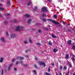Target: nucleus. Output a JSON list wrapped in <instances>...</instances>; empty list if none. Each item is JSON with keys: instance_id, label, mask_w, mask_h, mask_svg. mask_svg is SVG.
Instances as JSON below:
<instances>
[{"instance_id": "f257e3e1", "label": "nucleus", "mask_w": 75, "mask_h": 75, "mask_svg": "<svg viewBox=\"0 0 75 75\" xmlns=\"http://www.w3.org/2000/svg\"><path fill=\"white\" fill-rule=\"evenodd\" d=\"M38 63L39 64L40 66H42V65H43V67H45V66H46V64H45V63L44 62L39 61L38 62Z\"/></svg>"}, {"instance_id": "f03ea898", "label": "nucleus", "mask_w": 75, "mask_h": 75, "mask_svg": "<svg viewBox=\"0 0 75 75\" xmlns=\"http://www.w3.org/2000/svg\"><path fill=\"white\" fill-rule=\"evenodd\" d=\"M47 21H51L53 23H55V24H59V23L55 21L54 20H52L51 19H47Z\"/></svg>"}, {"instance_id": "7ed1b4c3", "label": "nucleus", "mask_w": 75, "mask_h": 75, "mask_svg": "<svg viewBox=\"0 0 75 75\" xmlns=\"http://www.w3.org/2000/svg\"><path fill=\"white\" fill-rule=\"evenodd\" d=\"M42 11L43 12H47L48 11V10H47V8L46 7H43L42 9H41Z\"/></svg>"}, {"instance_id": "20e7f679", "label": "nucleus", "mask_w": 75, "mask_h": 75, "mask_svg": "<svg viewBox=\"0 0 75 75\" xmlns=\"http://www.w3.org/2000/svg\"><path fill=\"white\" fill-rule=\"evenodd\" d=\"M16 59H19L20 60H23V59H24V58L22 57H17L16 58Z\"/></svg>"}, {"instance_id": "39448f33", "label": "nucleus", "mask_w": 75, "mask_h": 75, "mask_svg": "<svg viewBox=\"0 0 75 75\" xmlns=\"http://www.w3.org/2000/svg\"><path fill=\"white\" fill-rule=\"evenodd\" d=\"M71 42H72V41L71 40H69L68 41H67V44H68L69 45H71Z\"/></svg>"}, {"instance_id": "423d86ee", "label": "nucleus", "mask_w": 75, "mask_h": 75, "mask_svg": "<svg viewBox=\"0 0 75 75\" xmlns=\"http://www.w3.org/2000/svg\"><path fill=\"white\" fill-rule=\"evenodd\" d=\"M20 26H18L16 27V31H20Z\"/></svg>"}, {"instance_id": "0eeeda50", "label": "nucleus", "mask_w": 75, "mask_h": 75, "mask_svg": "<svg viewBox=\"0 0 75 75\" xmlns=\"http://www.w3.org/2000/svg\"><path fill=\"white\" fill-rule=\"evenodd\" d=\"M27 22L28 24H30L31 23V19H29L27 21Z\"/></svg>"}, {"instance_id": "6e6552de", "label": "nucleus", "mask_w": 75, "mask_h": 75, "mask_svg": "<svg viewBox=\"0 0 75 75\" xmlns=\"http://www.w3.org/2000/svg\"><path fill=\"white\" fill-rule=\"evenodd\" d=\"M68 64L69 65V68H72V64L70 62H68Z\"/></svg>"}, {"instance_id": "1a4fd4ad", "label": "nucleus", "mask_w": 75, "mask_h": 75, "mask_svg": "<svg viewBox=\"0 0 75 75\" xmlns=\"http://www.w3.org/2000/svg\"><path fill=\"white\" fill-rule=\"evenodd\" d=\"M16 36V35H15V34H12L11 35V38H14V37H15Z\"/></svg>"}, {"instance_id": "9d476101", "label": "nucleus", "mask_w": 75, "mask_h": 75, "mask_svg": "<svg viewBox=\"0 0 75 75\" xmlns=\"http://www.w3.org/2000/svg\"><path fill=\"white\" fill-rule=\"evenodd\" d=\"M69 54H66V56L65 57V58L66 59H68L69 58Z\"/></svg>"}, {"instance_id": "9b49d317", "label": "nucleus", "mask_w": 75, "mask_h": 75, "mask_svg": "<svg viewBox=\"0 0 75 75\" xmlns=\"http://www.w3.org/2000/svg\"><path fill=\"white\" fill-rule=\"evenodd\" d=\"M53 52H56L58 51V49L54 48V49L53 50Z\"/></svg>"}, {"instance_id": "f8f14e48", "label": "nucleus", "mask_w": 75, "mask_h": 75, "mask_svg": "<svg viewBox=\"0 0 75 75\" xmlns=\"http://www.w3.org/2000/svg\"><path fill=\"white\" fill-rule=\"evenodd\" d=\"M29 42L30 44H33V41H32V40L30 39L29 40Z\"/></svg>"}, {"instance_id": "ddd939ff", "label": "nucleus", "mask_w": 75, "mask_h": 75, "mask_svg": "<svg viewBox=\"0 0 75 75\" xmlns=\"http://www.w3.org/2000/svg\"><path fill=\"white\" fill-rule=\"evenodd\" d=\"M41 16H42V17H47V15L46 14H42L41 15Z\"/></svg>"}, {"instance_id": "4468645a", "label": "nucleus", "mask_w": 75, "mask_h": 75, "mask_svg": "<svg viewBox=\"0 0 75 75\" xmlns=\"http://www.w3.org/2000/svg\"><path fill=\"white\" fill-rule=\"evenodd\" d=\"M52 37L54 38H56L57 37V36H55L54 34H52Z\"/></svg>"}, {"instance_id": "2eb2a0df", "label": "nucleus", "mask_w": 75, "mask_h": 75, "mask_svg": "<svg viewBox=\"0 0 75 75\" xmlns=\"http://www.w3.org/2000/svg\"><path fill=\"white\" fill-rule=\"evenodd\" d=\"M31 50V49L30 48L28 50H26L25 51V53H27L28 52H30V51Z\"/></svg>"}, {"instance_id": "dca6fc26", "label": "nucleus", "mask_w": 75, "mask_h": 75, "mask_svg": "<svg viewBox=\"0 0 75 75\" xmlns=\"http://www.w3.org/2000/svg\"><path fill=\"white\" fill-rule=\"evenodd\" d=\"M25 17L28 18L30 17V15H29L28 14H27L25 15Z\"/></svg>"}, {"instance_id": "f3484780", "label": "nucleus", "mask_w": 75, "mask_h": 75, "mask_svg": "<svg viewBox=\"0 0 75 75\" xmlns=\"http://www.w3.org/2000/svg\"><path fill=\"white\" fill-rule=\"evenodd\" d=\"M3 61V57H1L0 59V62H2Z\"/></svg>"}, {"instance_id": "a211bd4d", "label": "nucleus", "mask_w": 75, "mask_h": 75, "mask_svg": "<svg viewBox=\"0 0 75 75\" xmlns=\"http://www.w3.org/2000/svg\"><path fill=\"white\" fill-rule=\"evenodd\" d=\"M32 72H34L35 74H35H37V72L35 70H33L32 71Z\"/></svg>"}, {"instance_id": "6ab92c4d", "label": "nucleus", "mask_w": 75, "mask_h": 75, "mask_svg": "<svg viewBox=\"0 0 75 75\" xmlns=\"http://www.w3.org/2000/svg\"><path fill=\"white\" fill-rule=\"evenodd\" d=\"M20 28H21V30H24V27H23V26H21Z\"/></svg>"}, {"instance_id": "aec40b11", "label": "nucleus", "mask_w": 75, "mask_h": 75, "mask_svg": "<svg viewBox=\"0 0 75 75\" xmlns=\"http://www.w3.org/2000/svg\"><path fill=\"white\" fill-rule=\"evenodd\" d=\"M37 9H38V8H37V7L35 6L33 10H34V11H35V10H37Z\"/></svg>"}, {"instance_id": "412c9836", "label": "nucleus", "mask_w": 75, "mask_h": 75, "mask_svg": "<svg viewBox=\"0 0 75 75\" xmlns=\"http://www.w3.org/2000/svg\"><path fill=\"white\" fill-rule=\"evenodd\" d=\"M0 40L1 41H2L3 42H4V39L3 38H1L0 39Z\"/></svg>"}, {"instance_id": "4be33fe9", "label": "nucleus", "mask_w": 75, "mask_h": 75, "mask_svg": "<svg viewBox=\"0 0 75 75\" xmlns=\"http://www.w3.org/2000/svg\"><path fill=\"white\" fill-rule=\"evenodd\" d=\"M34 67H35V68H36L37 69H38V67H37V66L36 65L34 64Z\"/></svg>"}, {"instance_id": "5701e85b", "label": "nucleus", "mask_w": 75, "mask_h": 75, "mask_svg": "<svg viewBox=\"0 0 75 75\" xmlns=\"http://www.w3.org/2000/svg\"><path fill=\"white\" fill-rule=\"evenodd\" d=\"M7 4L8 6H10L11 5L10 2L9 1L7 2Z\"/></svg>"}, {"instance_id": "b1692460", "label": "nucleus", "mask_w": 75, "mask_h": 75, "mask_svg": "<svg viewBox=\"0 0 75 75\" xmlns=\"http://www.w3.org/2000/svg\"><path fill=\"white\" fill-rule=\"evenodd\" d=\"M12 22L13 23H16L17 20H16L14 19L13 20H12Z\"/></svg>"}, {"instance_id": "393cba45", "label": "nucleus", "mask_w": 75, "mask_h": 75, "mask_svg": "<svg viewBox=\"0 0 75 75\" xmlns=\"http://www.w3.org/2000/svg\"><path fill=\"white\" fill-rule=\"evenodd\" d=\"M67 67L66 66H64V67L63 68V70H67Z\"/></svg>"}, {"instance_id": "a878e982", "label": "nucleus", "mask_w": 75, "mask_h": 75, "mask_svg": "<svg viewBox=\"0 0 75 75\" xmlns=\"http://www.w3.org/2000/svg\"><path fill=\"white\" fill-rule=\"evenodd\" d=\"M42 20L43 21H44V22H47V19L45 18H42Z\"/></svg>"}, {"instance_id": "bb28decb", "label": "nucleus", "mask_w": 75, "mask_h": 75, "mask_svg": "<svg viewBox=\"0 0 75 75\" xmlns=\"http://www.w3.org/2000/svg\"><path fill=\"white\" fill-rule=\"evenodd\" d=\"M4 24H7L8 23V22H7V21H4Z\"/></svg>"}, {"instance_id": "cd10ccee", "label": "nucleus", "mask_w": 75, "mask_h": 75, "mask_svg": "<svg viewBox=\"0 0 75 75\" xmlns=\"http://www.w3.org/2000/svg\"><path fill=\"white\" fill-rule=\"evenodd\" d=\"M51 64L53 67H54V62H52L51 63Z\"/></svg>"}, {"instance_id": "c85d7f7f", "label": "nucleus", "mask_w": 75, "mask_h": 75, "mask_svg": "<svg viewBox=\"0 0 75 75\" xmlns=\"http://www.w3.org/2000/svg\"><path fill=\"white\" fill-rule=\"evenodd\" d=\"M72 48L74 50H75V45H73L72 47Z\"/></svg>"}, {"instance_id": "c756f323", "label": "nucleus", "mask_w": 75, "mask_h": 75, "mask_svg": "<svg viewBox=\"0 0 75 75\" xmlns=\"http://www.w3.org/2000/svg\"><path fill=\"white\" fill-rule=\"evenodd\" d=\"M48 44L50 45H52V44L51 42H49Z\"/></svg>"}, {"instance_id": "7c9ffc66", "label": "nucleus", "mask_w": 75, "mask_h": 75, "mask_svg": "<svg viewBox=\"0 0 75 75\" xmlns=\"http://www.w3.org/2000/svg\"><path fill=\"white\" fill-rule=\"evenodd\" d=\"M63 68V67L62 66H59L60 69H62Z\"/></svg>"}, {"instance_id": "2f4dec72", "label": "nucleus", "mask_w": 75, "mask_h": 75, "mask_svg": "<svg viewBox=\"0 0 75 75\" xmlns=\"http://www.w3.org/2000/svg\"><path fill=\"white\" fill-rule=\"evenodd\" d=\"M20 63L21 65H23V62H22L21 61H20L19 62V64H20Z\"/></svg>"}, {"instance_id": "473e14b6", "label": "nucleus", "mask_w": 75, "mask_h": 75, "mask_svg": "<svg viewBox=\"0 0 75 75\" xmlns=\"http://www.w3.org/2000/svg\"><path fill=\"white\" fill-rule=\"evenodd\" d=\"M72 61H73V62H74V61H75V59L74 58V57H72Z\"/></svg>"}, {"instance_id": "72a5a7b5", "label": "nucleus", "mask_w": 75, "mask_h": 75, "mask_svg": "<svg viewBox=\"0 0 75 75\" xmlns=\"http://www.w3.org/2000/svg\"><path fill=\"white\" fill-rule=\"evenodd\" d=\"M23 42L24 44H27V41H26V40H24Z\"/></svg>"}, {"instance_id": "f704fd0d", "label": "nucleus", "mask_w": 75, "mask_h": 75, "mask_svg": "<svg viewBox=\"0 0 75 75\" xmlns=\"http://www.w3.org/2000/svg\"><path fill=\"white\" fill-rule=\"evenodd\" d=\"M31 3V2L29 1L28 4V6H29Z\"/></svg>"}, {"instance_id": "c9c22d12", "label": "nucleus", "mask_w": 75, "mask_h": 75, "mask_svg": "<svg viewBox=\"0 0 75 75\" xmlns=\"http://www.w3.org/2000/svg\"><path fill=\"white\" fill-rule=\"evenodd\" d=\"M53 17L55 18H57V16L55 15H54Z\"/></svg>"}, {"instance_id": "e433bc0d", "label": "nucleus", "mask_w": 75, "mask_h": 75, "mask_svg": "<svg viewBox=\"0 0 75 75\" xmlns=\"http://www.w3.org/2000/svg\"><path fill=\"white\" fill-rule=\"evenodd\" d=\"M18 64V62H16L15 64V65H17Z\"/></svg>"}, {"instance_id": "4c0bfd02", "label": "nucleus", "mask_w": 75, "mask_h": 75, "mask_svg": "<svg viewBox=\"0 0 75 75\" xmlns=\"http://www.w3.org/2000/svg\"><path fill=\"white\" fill-rule=\"evenodd\" d=\"M0 10H1V11H3V10H4V8H0Z\"/></svg>"}, {"instance_id": "58836bf2", "label": "nucleus", "mask_w": 75, "mask_h": 75, "mask_svg": "<svg viewBox=\"0 0 75 75\" xmlns=\"http://www.w3.org/2000/svg\"><path fill=\"white\" fill-rule=\"evenodd\" d=\"M28 66V64H24V67H27Z\"/></svg>"}, {"instance_id": "ea45409f", "label": "nucleus", "mask_w": 75, "mask_h": 75, "mask_svg": "<svg viewBox=\"0 0 75 75\" xmlns=\"http://www.w3.org/2000/svg\"><path fill=\"white\" fill-rule=\"evenodd\" d=\"M44 28V29H45L46 30H47V31L48 30V28H46L45 27Z\"/></svg>"}, {"instance_id": "a19ab883", "label": "nucleus", "mask_w": 75, "mask_h": 75, "mask_svg": "<svg viewBox=\"0 0 75 75\" xmlns=\"http://www.w3.org/2000/svg\"><path fill=\"white\" fill-rule=\"evenodd\" d=\"M36 44L38 45H41V44H40V43H38Z\"/></svg>"}, {"instance_id": "79ce46f5", "label": "nucleus", "mask_w": 75, "mask_h": 75, "mask_svg": "<svg viewBox=\"0 0 75 75\" xmlns=\"http://www.w3.org/2000/svg\"><path fill=\"white\" fill-rule=\"evenodd\" d=\"M48 72H50V71H51V69L50 68H48Z\"/></svg>"}, {"instance_id": "37998d69", "label": "nucleus", "mask_w": 75, "mask_h": 75, "mask_svg": "<svg viewBox=\"0 0 75 75\" xmlns=\"http://www.w3.org/2000/svg\"><path fill=\"white\" fill-rule=\"evenodd\" d=\"M6 35L7 36H8V32H6Z\"/></svg>"}, {"instance_id": "c03bdc74", "label": "nucleus", "mask_w": 75, "mask_h": 75, "mask_svg": "<svg viewBox=\"0 0 75 75\" xmlns=\"http://www.w3.org/2000/svg\"><path fill=\"white\" fill-rule=\"evenodd\" d=\"M1 74L2 75H3V70H2L1 71Z\"/></svg>"}, {"instance_id": "a18cd8bd", "label": "nucleus", "mask_w": 75, "mask_h": 75, "mask_svg": "<svg viewBox=\"0 0 75 75\" xmlns=\"http://www.w3.org/2000/svg\"><path fill=\"white\" fill-rule=\"evenodd\" d=\"M62 22L63 24H64V25H65V22H64V21H63Z\"/></svg>"}, {"instance_id": "49530a36", "label": "nucleus", "mask_w": 75, "mask_h": 75, "mask_svg": "<svg viewBox=\"0 0 75 75\" xmlns=\"http://www.w3.org/2000/svg\"><path fill=\"white\" fill-rule=\"evenodd\" d=\"M69 71H68L66 75H69Z\"/></svg>"}, {"instance_id": "de8ad7c7", "label": "nucleus", "mask_w": 75, "mask_h": 75, "mask_svg": "<svg viewBox=\"0 0 75 75\" xmlns=\"http://www.w3.org/2000/svg\"><path fill=\"white\" fill-rule=\"evenodd\" d=\"M69 71H68L66 75H69Z\"/></svg>"}, {"instance_id": "09e8293b", "label": "nucleus", "mask_w": 75, "mask_h": 75, "mask_svg": "<svg viewBox=\"0 0 75 75\" xmlns=\"http://www.w3.org/2000/svg\"><path fill=\"white\" fill-rule=\"evenodd\" d=\"M13 70L14 71H16V70H17V69L15 68H13Z\"/></svg>"}, {"instance_id": "8fccbe9b", "label": "nucleus", "mask_w": 75, "mask_h": 75, "mask_svg": "<svg viewBox=\"0 0 75 75\" xmlns=\"http://www.w3.org/2000/svg\"><path fill=\"white\" fill-rule=\"evenodd\" d=\"M12 65H13V64H11L9 66V67H11V66H12Z\"/></svg>"}, {"instance_id": "3c124183", "label": "nucleus", "mask_w": 75, "mask_h": 75, "mask_svg": "<svg viewBox=\"0 0 75 75\" xmlns=\"http://www.w3.org/2000/svg\"><path fill=\"white\" fill-rule=\"evenodd\" d=\"M8 70H10V67H9V66L8 67Z\"/></svg>"}, {"instance_id": "603ef678", "label": "nucleus", "mask_w": 75, "mask_h": 75, "mask_svg": "<svg viewBox=\"0 0 75 75\" xmlns=\"http://www.w3.org/2000/svg\"><path fill=\"white\" fill-rule=\"evenodd\" d=\"M14 61H15V59H12V62H14Z\"/></svg>"}, {"instance_id": "864d4df0", "label": "nucleus", "mask_w": 75, "mask_h": 75, "mask_svg": "<svg viewBox=\"0 0 75 75\" xmlns=\"http://www.w3.org/2000/svg\"><path fill=\"white\" fill-rule=\"evenodd\" d=\"M35 59L36 60H37V58L36 57H35Z\"/></svg>"}, {"instance_id": "5fc2aeb1", "label": "nucleus", "mask_w": 75, "mask_h": 75, "mask_svg": "<svg viewBox=\"0 0 75 75\" xmlns=\"http://www.w3.org/2000/svg\"><path fill=\"white\" fill-rule=\"evenodd\" d=\"M59 75H62V73H60Z\"/></svg>"}, {"instance_id": "6e6d98bb", "label": "nucleus", "mask_w": 75, "mask_h": 75, "mask_svg": "<svg viewBox=\"0 0 75 75\" xmlns=\"http://www.w3.org/2000/svg\"><path fill=\"white\" fill-rule=\"evenodd\" d=\"M47 1H49V2H51V1L50 0H47Z\"/></svg>"}, {"instance_id": "4d7b16f0", "label": "nucleus", "mask_w": 75, "mask_h": 75, "mask_svg": "<svg viewBox=\"0 0 75 75\" xmlns=\"http://www.w3.org/2000/svg\"><path fill=\"white\" fill-rule=\"evenodd\" d=\"M38 32H39V33H41V30H38Z\"/></svg>"}, {"instance_id": "13d9d810", "label": "nucleus", "mask_w": 75, "mask_h": 75, "mask_svg": "<svg viewBox=\"0 0 75 75\" xmlns=\"http://www.w3.org/2000/svg\"><path fill=\"white\" fill-rule=\"evenodd\" d=\"M73 57H74V58H75V55H74V54H73Z\"/></svg>"}, {"instance_id": "bf43d9fd", "label": "nucleus", "mask_w": 75, "mask_h": 75, "mask_svg": "<svg viewBox=\"0 0 75 75\" xmlns=\"http://www.w3.org/2000/svg\"><path fill=\"white\" fill-rule=\"evenodd\" d=\"M67 30L68 31H69V32H70V30H69V29H67Z\"/></svg>"}, {"instance_id": "052dcab7", "label": "nucleus", "mask_w": 75, "mask_h": 75, "mask_svg": "<svg viewBox=\"0 0 75 75\" xmlns=\"http://www.w3.org/2000/svg\"><path fill=\"white\" fill-rule=\"evenodd\" d=\"M7 16H10V14L9 13H8L7 14Z\"/></svg>"}, {"instance_id": "680f3d73", "label": "nucleus", "mask_w": 75, "mask_h": 75, "mask_svg": "<svg viewBox=\"0 0 75 75\" xmlns=\"http://www.w3.org/2000/svg\"><path fill=\"white\" fill-rule=\"evenodd\" d=\"M73 30L74 31V34L75 35V30Z\"/></svg>"}, {"instance_id": "e2e57ef3", "label": "nucleus", "mask_w": 75, "mask_h": 75, "mask_svg": "<svg viewBox=\"0 0 75 75\" xmlns=\"http://www.w3.org/2000/svg\"><path fill=\"white\" fill-rule=\"evenodd\" d=\"M2 17V15L0 14V17Z\"/></svg>"}, {"instance_id": "0e129e2a", "label": "nucleus", "mask_w": 75, "mask_h": 75, "mask_svg": "<svg viewBox=\"0 0 75 75\" xmlns=\"http://www.w3.org/2000/svg\"><path fill=\"white\" fill-rule=\"evenodd\" d=\"M59 25V27H61V25Z\"/></svg>"}, {"instance_id": "69168bd1", "label": "nucleus", "mask_w": 75, "mask_h": 75, "mask_svg": "<svg viewBox=\"0 0 75 75\" xmlns=\"http://www.w3.org/2000/svg\"><path fill=\"white\" fill-rule=\"evenodd\" d=\"M2 6V4H0V6Z\"/></svg>"}, {"instance_id": "338daca9", "label": "nucleus", "mask_w": 75, "mask_h": 75, "mask_svg": "<svg viewBox=\"0 0 75 75\" xmlns=\"http://www.w3.org/2000/svg\"><path fill=\"white\" fill-rule=\"evenodd\" d=\"M56 75H58V73H56Z\"/></svg>"}, {"instance_id": "774afa93", "label": "nucleus", "mask_w": 75, "mask_h": 75, "mask_svg": "<svg viewBox=\"0 0 75 75\" xmlns=\"http://www.w3.org/2000/svg\"><path fill=\"white\" fill-rule=\"evenodd\" d=\"M73 75H75V73H73Z\"/></svg>"}]
</instances>
